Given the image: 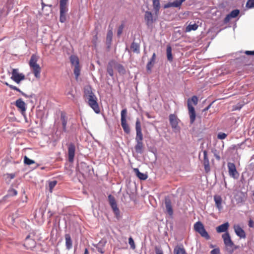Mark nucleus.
<instances>
[{
  "label": "nucleus",
  "instance_id": "58836bf2",
  "mask_svg": "<svg viewBox=\"0 0 254 254\" xmlns=\"http://www.w3.org/2000/svg\"><path fill=\"white\" fill-rule=\"evenodd\" d=\"M96 248L98 252L102 254L104 253L103 246L101 242H99L98 244H97Z\"/></svg>",
  "mask_w": 254,
  "mask_h": 254
},
{
  "label": "nucleus",
  "instance_id": "37998d69",
  "mask_svg": "<svg viewBox=\"0 0 254 254\" xmlns=\"http://www.w3.org/2000/svg\"><path fill=\"white\" fill-rule=\"evenodd\" d=\"M128 244L130 246V248L134 250L135 248V245L134 242V240L131 237L128 238Z\"/></svg>",
  "mask_w": 254,
  "mask_h": 254
},
{
  "label": "nucleus",
  "instance_id": "a18cd8bd",
  "mask_svg": "<svg viewBox=\"0 0 254 254\" xmlns=\"http://www.w3.org/2000/svg\"><path fill=\"white\" fill-rule=\"evenodd\" d=\"M227 137V134L224 132H219L217 134V138L219 139H224Z\"/></svg>",
  "mask_w": 254,
  "mask_h": 254
},
{
  "label": "nucleus",
  "instance_id": "603ef678",
  "mask_svg": "<svg viewBox=\"0 0 254 254\" xmlns=\"http://www.w3.org/2000/svg\"><path fill=\"white\" fill-rule=\"evenodd\" d=\"M220 249L218 248H215L210 252V254H220Z\"/></svg>",
  "mask_w": 254,
  "mask_h": 254
},
{
  "label": "nucleus",
  "instance_id": "0e129e2a",
  "mask_svg": "<svg viewBox=\"0 0 254 254\" xmlns=\"http://www.w3.org/2000/svg\"><path fill=\"white\" fill-rule=\"evenodd\" d=\"M212 105V103L210 104L208 106H207L206 108H205L203 111L204 112V111H207L209 109V108H210L211 106Z\"/></svg>",
  "mask_w": 254,
  "mask_h": 254
},
{
  "label": "nucleus",
  "instance_id": "39448f33",
  "mask_svg": "<svg viewBox=\"0 0 254 254\" xmlns=\"http://www.w3.org/2000/svg\"><path fill=\"white\" fill-rule=\"evenodd\" d=\"M127 114V109H124L122 110L121 113V126L124 129V131L127 134H129L130 133V128L128 127L126 120V116Z\"/></svg>",
  "mask_w": 254,
  "mask_h": 254
},
{
  "label": "nucleus",
  "instance_id": "f704fd0d",
  "mask_svg": "<svg viewBox=\"0 0 254 254\" xmlns=\"http://www.w3.org/2000/svg\"><path fill=\"white\" fill-rule=\"evenodd\" d=\"M172 47L170 45H167L166 49V54L167 60L169 62H172L173 59L172 53Z\"/></svg>",
  "mask_w": 254,
  "mask_h": 254
},
{
  "label": "nucleus",
  "instance_id": "bb28decb",
  "mask_svg": "<svg viewBox=\"0 0 254 254\" xmlns=\"http://www.w3.org/2000/svg\"><path fill=\"white\" fill-rule=\"evenodd\" d=\"M134 173L136 176L141 180H145L147 178V175L145 174L141 173L139 171L138 168H134L133 169Z\"/></svg>",
  "mask_w": 254,
  "mask_h": 254
},
{
  "label": "nucleus",
  "instance_id": "412c9836",
  "mask_svg": "<svg viewBox=\"0 0 254 254\" xmlns=\"http://www.w3.org/2000/svg\"><path fill=\"white\" fill-rule=\"evenodd\" d=\"M61 121L62 122V125L63 127V131L64 132L67 131L66 128V125L67 122V118L66 117L65 114L62 112L61 115Z\"/></svg>",
  "mask_w": 254,
  "mask_h": 254
},
{
  "label": "nucleus",
  "instance_id": "bf43d9fd",
  "mask_svg": "<svg viewBox=\"0 0 254 254\" xmlns=\"http://www.w3.org/2000/svg\"><path fill=\"white\" fill-rule=\"evenodd\" d=\"M41 5H42V9H43L46 6H49L50 7H52V4H45L44 2H43V1H42V2H41Z\"/></svg>",
  "mask_w": 254,
  "mask_h": 254
},
{
  "label": "nucleus",
  "instance_id": "c9c22d12",
  "mask_svg": "<svg viewBox=\"0 0 254 254\" xmlns=\"http://www.w3.org/2000/svg\"><path fill=\"white\" fill-rule=\"evenodd\" d=\"M70 61L72 65H79V61L78 57L75 55H71L69 57Z\"/></svg>",
  "mask_w": 254,
  "mask_h": 254
},
{
  "label": "nucleus",
  "instance_id": "4c0bfd02",
  "mask_svg": "<svg viewBox=\"0 0 254 254\" xmlns=\"http://www.w3.org/2000/svg\"><path fill=\"white\" fill-rule=\"evenodd\" d=\"M37 57L35 55H32L31 57L30 61H29V65L31 67L34 66V65H37Z\"/></svg>",
  "mask_w": 254,
  "mask_h": 254
},
{
  "label": "nucleus",
  "instance_id": "c756f323",
  "mask_svg": "<svg viewBox=\"0 0 254 254\" xmlns=\"http://www.w3.org/2000/svg\"><path fill=\"white\" fill-rule=\"evenodd\" d=\"M136 144L134 147L135 152L137 153L141 154L143 148V144L142 141H136Z\"/></svg>",
  "mask_w": 254,
  "mask_h": 254
},
{
  "label": "nucleus",
  "instance_id": "dca6fc26",
  "mask_svg": "<svg viewBox=\"0 0 254 254\" xmlns=\"http://www.w3.org/2000/svg\"><path fill=\"white\" fill-rule=\"evenodd\" d=\"M116 64L117 62L114 60L110 61L108 63L107 66V72L111 77H113L114 76L113 68L115 67L116 68Z\"/></svg>",
  "mask_w": 254,
  "mask_h": 254
},
{
  "label": "nucleus",
  "instance_id": "8fccbe9b",
  "mask_svg": "<svg viewBox=\"0 0 254 254\" xmlns=\"http://www.w3.org/2000/svg\"><path fill=\"white\" fill-rule=\"evenodd\" d=\"M124 27V25L123 24L120 25V26L118 28V31H117L118 36H120L122 33Z\"/></svg>",
  "mask_w": 254,
  "mask_h": 254
},
{
  "label": "nucleus",
  "instance_id": "7c9ffc66",
  "mask_svg": "<svg viewBox=\"0 0 254 254\" xmlns=\"http://www.w3.org/2000/svg\"><path fill=\"white\" fill-rule=\"evenodd\" d=\"M152 1L154 10L155 14L157 15L160 8V0H152Z\"/></svg>",
  "mask_w": 254,
  "mask_h": 254
},
{
  "label": "nucleus",
  "instance_id": "864d4df0",
  "mask_svg": "<svg viewBox=\"0 0 254 254\" xmlns=\"http://www.w3.org/2000/svg\"><path fill=\"white\" fill-rule=\"evenodd\" d=\"M66 95L68 96V98L69 99L73 100L74 98V95L72 93V91H68Z\"/></svg>",
  "mask_w": 254,
  "mask_h": 254
},
{
  "label": "nucleus",
  "instance_id": "5fc2aeb1",
  "mask_svg": "<svg viewBox=\"0 0 254 254\" xmlns=\"http://www.w3.org/2000/svg\"><path fill=\"white\" fill-rule=\"evenodd\" d=\"M155 252L156 254H163L162 250L157 247H155Z\"/></svg>",
  "mask_w": 254,
  "mask_h": 254
},
{
  "label": "nucleus",
  "instance_id": "9b49d317",
  "mask_svg": "<svg viewBox=\"0 0 254 254\" xmlns=\"http://www.w3.org/2000/svg\"><path fill=\"white\" fill-rule=\"evenodd\" d=\"M178 119L174 114H170L169 116L170 124L175 131H179L180 127L178 126Z\"/></svg>",
  "mask_w": 254,
  "mask_h": 254
},
{
  "label": "nucleus",
  "instance_id": "a878e982",
  "mask_svg": "<svg viewBox=\"0 0 254 254\" xmlns=\"http://www.w3.org/2000/svg\"><path fill=\"white\" fill-rule=\"evenodd\" d=\"M17 194V191L13 188L10 187L7 191V194L4 196L3 199H6L9 197L15 196Z\"/></svg>",
  "mask_w": 254,
  "mask_h": 254
},
{
  "label": "nucleus",
  "instance_id": "c85d7f7f",
  "mask_svg": "<svg viewBox=\"0 0 254 254\" xmlns=\"http://www.w3.org/2000/svg\"><path fill=\"white\" fill-rule=\"evenodd\" d=\"M171 7L180 8L181 6L179 5L178 0H175L173 2H168L167 3L164 5V8H168Z\"/></svg>",
  "mask_w": 254,
  "mask_h": 254
},
{
  "label": "nucleus",
  "instance_id": "a19ab883",
  "mask_svg": "<svg viewBox=\"0 0 254 254\" xmlns=\"http://www.w3.org/2000/svg\"><path fill=\"white\" fill-rule=\"evenodd\" d=\"M73 72L76 78H77L79 75H80V68L79 65H75L74 66Z\"/></svg>",
  "mask_w": 254,
  "mask_h": 254
},
{
  "label": "nucleus",
  "instance_id": "ddd939ff",
  "mask_svg": "<svg viewBox=\"0 0 254 254\" xmlns=\"http://www.w3.org/2000/svg\"><path fill=\"white\" fill-rule=\"evenodd\" d=\"M36 246V242L35 240L32 238H31V236L30 235H28L24 241V246L27 249H32L35 248Z\"/></svg>",
  "mask_w": 254,
  "mask_h": 254
},
{
  "label": "nucleus",
  "instance_id": "aec40b11",
  "mask_svg": "<svg viewBox=\"0 0 254 254\" xmlns=\"http://www.w3.org/2000/svg\"><path fill=\"white\" fill-rule=\"evenodd\" d=\"M229 227V224L228 222L224 223L223 224L218 226L216 227V231L217 233H223V232H227Z\"/></svg>",
  "mask_w": 254,
  "mask_h": 254
},
{
  "label": "nucleus",
  "instance_id": "6e6d98bb",
  "mask_svg": "<svg viewBox=\"0 0 254 254\" xmlns=\"http://www.w3.org/2000/svg\"><path fill=\"white\" fill-rule=\"evenodd\" d=\"M248 225L250 228H253L254 227V222L253 220L250 219L248 222Z\"/></svg>",
  "mask_w": 254,
  "mask_h": 254
},
{
  "label": "nucleus",
  "instance_id": "de8ad7c7",
  "mask_svg": "<svg viewBox=\"0 0 254 254\" xmlns=\"http://www.w3.org/2000/svg\"><path fill=\"white\" fill-rule=\"evenodd\" d=\"M57 182L56 181H51L49 184V187L50 190H52L57 185Z\"/></svg>",
  "mask_w": 254,
  "mask_h": 254
},
{
  "label": "nucleus",
  "instance_id": "0eeeda50",
  "mask_svg": "<svg viewBox=\"0 0 254 254\" xmlns=\"http://www.w3.org/2000/svg\"><path fill=\"white\" fill-rule=\"evenodd\" d=\"M187 105L190 118V124H193L196 119V113L194 108L191 104L190 99H189L187 101Z\"/></svg>",
  "mask_w": 254,
  "mask_h": 254
},
{
  "label": "nucleus",
  "instance_id": "79ce46f5",
  "mask_svg": "<svg viewBox=\"0 0 254 254\" xmlns=\"http://www.w3.org/2000/svg\"><path fill=\"white\" fill-rule=\"evenodd\" d=\"M203 164L209 163V159L207 156V151L206 150H203Z\"/></svg>",
  "mask_w": 254,
  "mask_h": 254
},
{
  "label": "nucleus",
  "instance_id": "338daca9",
  "mask_svg": "<svg viewBox=\"0 0 254 254\" xmlns=\"http://www.w3.org/2000/svg\"><path fill=\"white\" fill-rule=\"evenodd\" d=\"M89 254L88 250L87 248H86L85 249L84 254Z\"/></svg>",
  "mask_w": 254,
  "mask_h": 254
},
{
  "label": "nucleus",
  "instance_id": "69168bd1",
  "mask_svg": "<svg viewBox=\"0 0 254 254\" xmlns=\"http://www.w3.org/2000/svg\"><path fill=\"white\" fill-rule=\"evenodd\" d=\"M17 87L15 86H13L12 85H11V86H9V88L11 89H12V90H15L16 88Z\"/></svg>",
  "mask_w": 254,
  "mask_h": 254
},
{
  "label": "nucleus",
  "instance_id": "473e14b6",
  "mask_svg": "<svg viewBox=\"0 0 254 254\" xmlns=\"http://www.w3.org/2000/svg\"><path fill=\"white\" fill-rule=\"evenodd\" d=\"M174 254H187L185 249L183 246H176L174 250Z\"/></svg>",
  "mask_w": 254,
  "mask_h": 254
},
{
  "label": "nucleus",
  "instance_id": "13d9d810",
  "mask_svg": "<svg viewBox=\"0 0 254 254\" xmlns=\"http://www.w3.org/2000/svg\"><path fill=\"white\" fill-rule=\"evenodd\" d=\"M245 53L247 55H252L254 56V51H246Z\"/></svg>",
  "mask_w": 254,
  "mask_h": 254
},
{
  "label": "nucleus",
  "instance_id": "423d86ee",
  "mask_svg": "<svg viewBox=\"0 0 254 254\" xmlns=\"http://www.w3.org/2000/svg\"><path fill=\"white\" fill-rule=\"evenodd\" d=\"M227 167L229 176L234 179H237L239 178V174L236 169L235 164L232 162H228Z\"/></svg>",
  "mask_w": 254,
  "mask_h": 254
},
{
  "label": "nucleus",
  "instance_id": "2eb2a0df",
  "mask_svg": "<svg viewBox=\"0 0 254 254\" xmlns=\"http://www.w3.org/2000/svg\"><path fill=\"white\" fill-rule=\"evenodd\" d=\"M240 13V10L238 9L233 10L230 13L227 14L223 20V22L225 24L228 23L231 18H236Z\"/></svg>",
  "mask_w": 254,
  "mask_h": 254
},
{
  "label": "nucleus",
  "instance_id": "4be33fe9",
  "mask_svg": "<svg viewBox=\"0 0 254 254\" xmlns=\"http://www.w3.org/2000/svg\"><path fill=\"white\" fill-rule=\"evenodd\" d=\"M65 240V247L67 250H70L72 247V241L69 234H66L64 236Z\"/></svg>",
  "mask_w": 254,
  "mask_h": 254
},
{
  "label": "nucleus",
  "instance_id": "c03bdc74",
  "mask_svg": "<svg viewBox=\"0 0 254 254\" xmlns=\"http://www.w3.org/2000/svg\"><path fill=\"white\" fill-rule=\"evenodd\" d=\"M246 7L249 8H254V0H248L246 3Z\"/></svg>",
  "mask_w": 254,
  "mask_h": 254
},
{
  "label": "nucleus",
  "instance_id": "2f4dec72",
  "mask_svg": "<svg viewBox=\"0 0 254 254\" xmlns=\"http://www.w3.org/2000/svg\"><path fill=\"white\" fill-rule=\"evenodd\" d=\"M156 58V54L154 53L152 56V57L150 59L149 61L148 62L146 65V69L147 70H150L151 68L152 67L154 63L155 60Z\"/></svg>",
  "mask_w": 254,
  "mask_h": 254
},
{
  "label": "nucleus",
  "instance_id": "49530a36",
  "mask_svg": "<svg viewBox=\"0 0 254 254\" xmlns=\"http://www.w3.org/2000/svg\"><path fill=\"white\" fill-rule=\"evenodd\" d=\"M190 103H193L194 105H196L198 102V98L196 96H193L191 98H190Z\"/></svg>",
  "mask_w": 254,
  "mask_h": 254
},
{
  "label": "nucleus",
  "instance_id": "680f3d73",
  "mask_svg": "<svg viewBox=\"0 0 254 254\" xmlns=\"http://www.w3.org/2000/svg\"><path fill=\"white\" fill-rule=\"evenodd\" d=\"M80 165H81V167H86L87 168H89V166H87V164L84 163V162H81L80 163Z\"/></svg>",
  "mask_w": 254,
  "mask_h": 254
},
{
  "label": "nucleus",
  "instance_id": "5701e85b",
  "mask_svg": "<svg viewBox=\"0 0 254 254\" xmlns=\"http://www.w3.org/2000/svg\"><path fill=\"white\" fill-rule=\"evenodd\" d=\"M113 35V32L111 30L108 31L106 36V45L108 49H110L111 48L112 42Z\"/></svg>",
  "mask_w": 254,
  "mask_h": 254
},
{
  "label": "nucleus",
  "instance_id": "f3484780",
  "mask_svg": "<svg viewBox=\"0 0 254 254\" xmlns=\"http://www.w3.org/2000/svg\"><path fill=\"white\" fill-rule=\"evenodd\" d=\"M15 105L19 109L22 114L25 112L26 105L21 98H19L15 101Z\"/></svg>",
  "mask_w": 254,
  "mask_h": 254
},
{
  "label": "nucleus",
  "instance_id": "7ed1b4c3",
  "mask_svg": "<svg viewBox=\"0 0 254 254\" xmlns=\"http://www.w3.org/2000/svg\"><path fill=\"white\" fill-rule=\"evenodd\" d=\"M108 199L109 203L113 210L116 218L119 219L121 217L120 211L119 208L118 207L115 198L113 195L110 194L108 196Z\"/></svg>",
  "mask_w": 254,
  "mask_h": 254
},
{
  "label": "nucleus",
  "instance_id": "4468645a",
  "mask_svg": "<svg viewBox=\"0 0 254 254\" xmlns=\"http://www.w3.org/2000/svg\"><path fill=\"white\" fill-rule=\"evenodd\" d=\"M234 231L237 236L241 239H245L246 237V235L245 231L243 228L238 224L234 225Z\"/></svg>",
  "mask_w": 254,
  "mask_h": 254
},
{
  "label": "nucleus",
  "instance_id": "f8f14e48",
  "mask_svg": "<svg viewBox=\"0 0 254 254\" xmlns=\"http://www.w3.org/2000/svg\"><path fill=\"white\" fill-rule=\"evenodd\" d=\"M75 152V146L73 143H70L68 145V160L70 163L74 161Z\"/></svg>",
  "mask_w": 254,
  "mask_h": 254
},
{
  "label": "nucleus",
  "instance_id": "774afa93",
  "mask_svg": "<svg viewBox=\"0 0 254 254\" xmlns=\"http://www.w3.org/2000/svg\"><path fill=\"white\" fill-rule=\"evenodd\" d=\"M15 90L17 91V92H19L20 93H21V92H22V91H21L20 89H19L17 87H16V89Z\"/></svg>",
  "mask_w": 254,
  "mask_h": 254
},
{
  "label": "nucleus",
  "instance_id": "cd10ccee",
  "mask_svg": "<svg viewBox=\"0 0 254 254\" xmlns=\"http://www.w3.org/2000/svg\"><path fill=\"white\" fill-rule=\"evenodd\" d=\"M130 49L134 53H136V54L140 53V45H139V44L133 41L130 45Z\"/></svg>",
  "mask_w": 254,
  "mask_h": 254
},
{
  "label": "nucleus",
  "instance_id": "6e6552de",
  "mask_svg": "<svg viewBox=\"0 0 254 254\" xmlns=\"http://www.w3.org/2000/svg\"><path fill=\"white\" fill-rule=\"evenodd\" d=\"M25 78V75L23 73H19L18 72V69L14 68L12 69L11 72V79L15 81L17 83H20V82Z\"/></svg>",
  "mask_w": 254,
  "mask_h": 254
},
{
  "label": "nucleus",
  "instance_id": "09e8293b",
  "mask_svg": "<svg viewBox=\"0 0 254 254\" xmlns=\"http://www.w3.org/2000/svg\"><path fill=\"white\" fill-rule=\"evenodd\" d=\"M203 164L204 166L205 172L206 173H209L210 171V167L209 163Z\"/></svg>",
  "mask_w": 254,
  "mask_h": 254
},
{
  "label": "nucleus",
  "instance_id": "f257e3e1",
  "mask_svg": "<svg viewBox=\"0 0 254 254\" xmlns=\"http://www.w3.org/2000/svg\"><path fill=\"white\" fill-rule=\"evenodd\" d=\"M84 97L88 105L96 114H99L100 112V109L97 102V98L92 92V88L90 87L85 89Z\"/></svg>",
  "mask_w": 254,
  "mask_h": 254
},
{
  "label": "nucleus",
  "instance_id": "72a5a7b5",
  "mask_svg": "<svg viewBox=\"0 0 254 254\" xmlns=\"http://www.w3.org/2000/svg\"><path fill=\"white\" fill-rule=\"evenodd\" d=\"M198 25L196 23L191 24L190 23L186 28L185 32H190L191 31H195L197 29Z\"/></svg>",
  "mask_w": 254,
  "mask_h": 254
},
{
  "label": "nucleus",
  "instance_id": "f03ea898",
  "mask_svg": "<svg viewBox=\"0 0 254 254\" xmlns=\"http://www.w3.org/2000/svg\"><path fill=\"white\" fill-rule=\"evenodd\" d=\"M222 237L226 247V251L230 254H232L234 252V250L238 248V247L235 245L234 242L231 240L230 235L228 232L223 234Z\"/></svg>",
  "mask_w": 254,
  "mask_h": 254
},
{
  "label": "nucleus",
  "instance_id": "ea45409f",
  "mask_svg": "<svg viewBox=\"0 0 254 254\" xmlns=\"http://www.w3.org/2000/svg\"><path fill=\"white\" fill-rule=\"evenodd\" d=\"M24 163L27 165H30L35 163V161L29 158L27 156H25L24 157Z\"/></svg>",
  "mask_w": 254,
  "mask_h": 254
},
{
  "label": "nucleus",
  "instance_id": "6ab92c4d",
  "mask_svg": "<svg viewBox=\"0 0 254 254\" xmlns=\"http://www.w3.org/2000/svg\"><path fill=\"white\" fill-rule=\"evenodd\" d=\"M214 200L215 201V206L219 211H221L223 209L222 205V199L220 195H215L214 196Z\"/></svg>",
  "mask_w": 254,
  "mask_h": 254
},
{
  "label": "nucleus",
  "instance_id": "1a4fd4ad",
  "mask_svg": "<svg viewBox=\"0 0 254 254\" xmlns=\"http://www.w3.org/2000/svg\"><path fill=\"white\" fill-rule=\"evenodd\" d=\"M135 129L136 135L135 137V141H142L143 134L141 131V124L138 119L136 120L135 123Z\"/></svg>",
  "mask_w": 254,
  "mask_h": 254
},
{
  "label": "nucleus",
  "instance_id": "3c124183",
  "mask_svg": "<svg viewBox=\"0 0 254 254\" xmlns=\"http://www.w3.org/2000/svg\"><path fill=\"white\" fill-rule=\"evenodd\" d=\"M6 180H7V179H9L8 180V181L9 182L11 179H13L15 175V174H13V173H11V174H9V173H7L6 174Z\"/></svg>",
  "mask_w": 254,
  "mask_h": 254
},
{
  "label": "nucleus",
  "instance_id": "20e7f679",
  "mask_svg": "<svg viewBox=\"0 0 254 254\" xmlns=\"http://www.w3.org/2000/svg\"><path fill=\"white\" fill-rule=\"evenodd\" d=\"M194 229L196 232L198 233L201 237L204 238L206 240H208L210 239V236L205 229L203 225L201 222L197 221L194 224Z\"/></svg>",
  "mask_w": 254,
  "mask_h": 254
},
{
  "label": "nucleus",
  "instance_id": "b1692460",
  "mask_svg": "<svg viewBox=\"0 0 254 254\" xmlns=\"http://www.w3.org/2000/svg\"><path fill=\"white\" fill-rule=\"evenodd\" d=\"M166 210L167 213L172 216L173 214V210L171 205V202L170 199H166L165 202Z\"/></svg>",
  "mask_w": 254,
  "mask_h": 254
},
{
  "label": "nucleus",
  "instance_id": "e433bc0d",
  "mask_svg": "<svg viewBox=\"0 0 254 254\" xmlns=\"http://www.w3.org/2000/svg\"><path fill=\"white\" fill-rule=\"evenodd\" d=\"M116 68L117 69L118 72L120 74L123 75L125 74L126 72V70L124 66L122 64H119L117 62L116 66Z\"/></svg>",
  "mask_w": 254,
  "mask_h": 254
},
{
  "label": "nucleus",
  "instance_id": "e2e57ef3",
  "mask_svg": "<svg viewBox=\"0 0 254 254\" xmlns=\"http://www.w3.org/2000/svg\"><path fill=\"white\" fill-rule=\"evenodd\" d=\"M11 219L14 220V219H15L16 218H17L18 217V214L17 213H16L15 214H13L12 215H11Z\"/></svg>",
  "mask_w": 254,
  "mask_h": 254
},
{
  "label": "nucleus",
  "instance_id": "4d7b16f0",
  "mask_svg": "<svg viewBox=\"0 0 254 254\" xmlns=\"http://www.w3.org/2000/svg\"><path fill=\"white\" fill-rule=\"evenodd\" d=\"M68 0H60V4L67 5V1Z\"/></svg>",
  "mask_w": 254,
  "mask_h": 254
},
{
  "label": "nucleus",
  "instance_id": "052dcab7",
  "mask_svg": "<svg viewBox=\"0 0 254 254\" xmlns=\"http://www.w3.org/2000/svg\"><path fill=\"white\" fill-rule=\"evenodd\" d=\"M21 94L22 96H24L25 97H26V98H32V96H33V94H31V95H28L26 94L25 93H24L23 92H22V91L21 92Z\"/></svg>",
  "mask_w": 254,
  "mask_h": 254
},
{
  "label": "nucleus",
  "instance_id": "9d476101",
  "mask_svg": "<svg viewBox=\"0 0 254 254\" xmlns=\"http://www.w3.org/2000/svg\"><path fill=\"white\" fill-rule=\"evenodd\" d=\"M67 5L60 4V18L59 20L61 23H64L66 20V14L68 11Z\"/></svg>",
  "mask_w": 254,
  "mask_h": 254
},
{
  "label": "nucleus",
  "instance_id": "393cba45",
  "mask_svg": "<svg viewBox=\"0 0 254 254\" xmlns=\"http://www.w3.org/2000/svg\"><path fill=\"white\" fill-rule=\"evenodd\" d=\"M32 69L33 72L34 74V76L36 78L40 77V72H41V67H40L39 64L34 65V66L31 67Z\"/></svg>",
  "mask_w": 254,
  "mask_h": 254
},
{
  "label": "nucleus",
  "instance_id": "a211bd4d",
  "mask_svg": "<svg viewBox=\"0 0 254 254\" xmlns=\"http://www.w3.org/2000/svg\"><path fill=\"white\" fill-rule=\"evenodd\" d=\"M144 20L146 25L149 27L152 24L154 21L152 13L149 11H146L144 15Z\"/></svg>",
  "mask_w": 254,
  "mask_h": 254
}]
</instances>
